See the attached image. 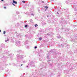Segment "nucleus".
<instances>
[{"label":"nucleus","mask_w":77,"mask_h":77,"mask_svg":"<svg viewBox=\"0 0 77 77\" xmlns=\"http://www.w3.org/2000/svg\"><path fill=\"white\" fill-rule=\"evenodd\" d=\"M42 23L43 25H45V24H46L45 21H42Z\"/></svg>","instance_id":"1"},{"label":"nucleus","mask_w":77,"mask_h":77,"mask_svg":"<svg viewBox=\"0 0 77 77\" xmlns=\"http://www.w3.org/2000/svg\"><path fill=\"white\" fill-rule=\"evenodd\" d=\"M13 2L14 3H15V4H16V5H17V2L15 1V0H13Z\"/></svg>","instance_id":"2"},{"label":"nucleus","mask_w":77,"mask_h":77,"mask_svg":"<svg viewBox=\"0 0 77 77\" xmlns=\"http://www.w3.org/2000/svg\"><path fill=\"white\" fill-rule=\"evenodd\" d=\"M7 41H9V39L8 38H7V40H5V42H6Z\"/></svg>","instance_id":"3"},{"label":"nucleus","mask_w":77,"mask_h":77,"mask_svg":"<svg viewBox=\"0 0 77 77\" xmlns=\"http://www.w3.org/2000/svg\"><path fill=\"white\" fill-rule=\"evenodd\" d=\"M58 38H61V36L60 35H58L57 36Z\"/></svg>","instance_id":"4"},{"label":"nucleus","mask_w":77,"mask_h":77,"mask_svg":"<svg viewBox=\"0 0 77 77\" xmlns=\"http://www.w3.org/2000/svg\"><path fill=\"white\" fill-rule=\"evenodd\" d=\"M17 44H18L17 45H20V42H17Z\"/></svg>","instance_id":"5"},{"label":"nucleus","mask_w":77,"mask_h":77,"mask_svg":"<svg viewBox=\"0 0 77 77\" xmlns=\"http://www.w3.org/2000/svg\"><path fill=\"white\" fill-rule=\"evenodd\" d=\"M35 27H37V26H38V25L35 24Z\"/></svg>","instance_id":"6"},{"label":"nucleus","mask_w":77,"mask_h":77,"mask_svg":"<svg viewBox=\"0 0 77 77\" xmlns=\"http://www.w3.org/2000/svg\"><path fill=\"white\" fill-rule=\"evenodd\" d=\"M22 2L23 3H25L26 2L25 1H22Z\"/></svg>","instance_id":"7"},{"label":"nucleus","mask_w":77,"mask_h":77,"mask_svg":"<svg viewBox=\"0 0 77 77\" xmlns=\"http://www.w3.org/2000/svg\"><path fill=\"white\" fill-rule=\"evenodd\" d=\"M45 8H46V9L48 8V7H47V6L45 7Z\"/></svg>","instance_id":"8"},{"label":"nucleus","mask_w":77,"mask_h":77,"mask_svg":"<svg viewBox=\"0 0 77 77\" xmlns=\"http://www.w3.org/2000/svg\"><path fill=\"white\" fill-rule=\"evenodd\" d=\"M12 5H13L14 6H15V4H14V3H12Z\"/></svg>","instance_id":"9"},{"label":"nucleus","mask_w":77,"mask_h":77,"mask_svg":"<svg viewBox=\"0 0 77 77\" xmlns=\"http://www.w3.org/2000/svg\"><path fill=\"white\" fill-rule=\"evenodd\" d=\"M39 40H41V39H42V38H39Z\"/></svg>","instance_id":"10"},{"label":"nucleus","mask_w":77,"mask_h":77,"mask_svg":"<svg viewBox=\"0 0 77 77\" xmlns=\"http://www.w3.org/2000/svg\"><path fill=\"white\" fill-rule=\"evenodd\" d=\"M25 26V27H27V25H26Z\"/></svg>","instance_id":"11"},{"label":"nucleus","mask_w":77,"mask_h":77,"mask_svg":"<svg viewBox=\"0 0 77 77\" xmlns=\"http://www.w3.org/2000/svg\"><path fill=\"white\" fill-rule=\"evenodd\" d=\"M37 48V47L35 46V48Z\"/></svg>","instance_id":"12"},{"label":"nucleus","mask_w":77,"mask_h":77,"mask_svg":"<svg viewBox=\"0 0 77 77\" xmlns=\"http://www.w3.org/2000/svg\"><path fill=\"white\" fill-rule=\"evenodd\" d=\"M4 34H5V31L4 32Z\"/></svg>","instance_id":"13"},{"label":"nucleus","mask_w":77,"mask_h":77,"mask_svg":"<svg viewBox=\"0 0 77 77\" xmlns=\"http://www.w3.org/2000/svg\"><path fill=\"white\" fill-rule=\"evenodd\" d=\"M6 7H4V9H6Z\"/></svg>","instance_id":"14"},{"label":"nucleus","mask_w":77,"mask_h":77,"mask_svg":"<svg viewBox=\"0 0 77 77\" xmlns=\"http://www.w3.org/2000/svg\"><path fill=\"white\" fill-rule=\"evenodd\" d=\"M1 32V30L0 29V32Z\"/></svg>","instance_id":"15"},{"label":"nucleus","mask_w":77,"mask_h":77,"mask_svg":"<svg viewBox=\"0 0 77 77\" xmlns=\"http://www.w3.org/2000/svg\"><path fill=\"white\" fill-rule=\"evenodd\" d=\"M21 66H23V64H21Z\"/></svg>","instance_id":"16"},{"label":"nucleus","mask_w":77,"mask_h":77,"mask_svg":"<svg viewBox=\"0 0 77 77\" xmlns=\"http://www.w3.org/2000/svg\"><path fill=\"white\" fill-rule=\"evenodd\" d=\"M30 21H32V20H31Z\"/></svg>","instance_id":"17"},{"label":"nucleus","mask_w":77,"mask_h":77,"mask_svg":"<svg viewBox=\"0 0 77 77\" xmlns=\"http://www.w3.org/2000/svg\"><path fill=\"white\" fill-rule=\"evenodd\" d=\"M47 17H49V16H48Z\"/></svg>","instance_id":"18"},{"label":"nucleus","mask_w":77,"mask_h":77,"mask_svg":"<svg viewBox=\"0 0 77 77\" xmlns=\"http://www.w3.org/2000/svg\"><path fill=\"white\" fill-rule=\"evenodd\" d=\"M31 15H33V14H31Z\"/></svg>","instance_id":"19"},{"label":"nucleus","mask_w":77,"mask_h":77,"mask_svg":"<svg viewBox=\"0 0 77 77\" xmlns=\"http://www.w3.org/2000/svg\"><path fill=\"white\" fill-rule=\"evenodd\" d=\"M26 67H28V66H26Z\"/></svg>","instance_id":"20"},{"label":"nucleus","mask_w":77,"mask_h":77,"mask_svg":"<svg viewBox=\"0 0 77 77\" xmlns=\"http://www.w3.org/2000/svg\"><path fill=\"white\" fill-rule=\"evenodd\" d=\"M2 1H3L4 0H1Z\"/></svg>","instance_id":"21"},{"label":"nucleus","mask_w":77,"mask_h":77,"mask_svg":"<svg viewBox=\"0 0 77 77\" xmlns=\"http://www.w3.org/2000/svg\"><path fill=\"white\" fill-rule=\"evenodd\" d=\"M57 14H59V13H58V12H57Z\"/></svg>","instance_id":"22"},{"label":"nucleus","mask_w":77,"mask_h":77,"mask_svg":"<svg viewBox=\"0 0 77 77\" xmlns=\"http://www.w3.org/2000/svg\"><path fill=\"white\" fill-rule=\"evenodd\" d=\"M46 10H45V11Z\"/></svg>","instance_id":"23"}]
</instances>
